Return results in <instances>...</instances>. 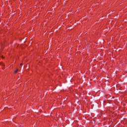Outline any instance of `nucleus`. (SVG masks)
Wrapping results in <instances>:
<instances>
[{
	"instance_id": "1",
	"label": "nucleus",
	"mask_w": 127,
	"mask_h": 127,
	"mask_svg": "<svg viewBox=\"0 0 127 127\" xmlns=\"http://www.w3.org/2000/svg\"><path fill=\"white\" fill-rule=\"evenodd\" d=\"M18 71V68H16V69L14 70V73H17Z\"/></svg>"
},
{
	"instance_id": "3",
	"label": "nucleus",
	"mask_w": 127,
	"mask_h": 127,
	"mask_svg": "<svg viewBox=\"0 0 127 127\" xmlns=\"http://www.w3.org/2000/svg\"><path fill=\"white\" fill-rule=\"evenodd\" d=\"M22 65H23L22 63L20 64V66H22Z\"/></svg>"
},
{
	"instance_id": "2",
	"label": "nucleus",
	"mask_w": 127,
	"mask_h": 127,
	"mask_svg": "<svg viewBox=\"0 0 127 127\" xmlns=\"http://www.w3.org/2000/svg\"><path fill=\"white\" fill-rule=\"evenodd\" d=\"M0 57H2V58H3V57H2V56H1V55H0Z\"/></svg>"
},
{
	"instance_id": "4",
	"label": "nucleus",
	"mask_w": 127,
	"mask_h": 127,
	"mask_svg": "<svg viewBox=\"0 0 127 127\" xmlns=\"http://www.w3.org/2000/svg\"><path fill=\"white\" fill-rule=\"evenodd\" d=\"M2 66H4V64H1Z\"/></svg>"
}]
</instances>
